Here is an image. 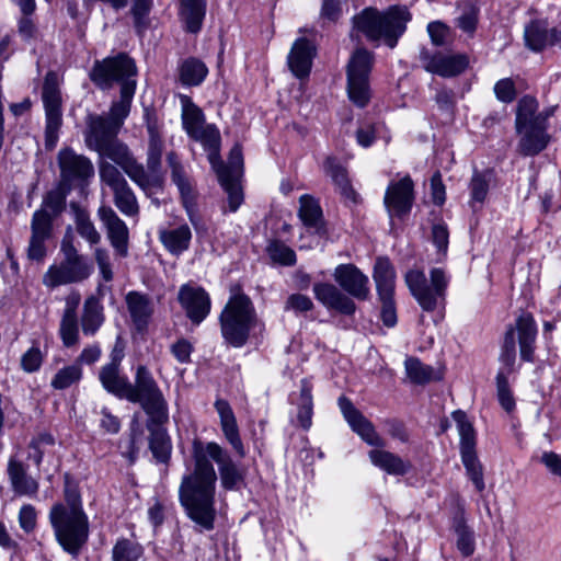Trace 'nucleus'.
<instances>
[{"mask_svg":"<svg viewBox=\"0 0 561 561\" xmlns=\"http://www.w3.org/2000/svg\"><path fill=\"white\" fill-rule=\"evenodd\" d=\"M75 224L78 234L84 239L90 247H94L101 242V233L98 231L85 210L77 209Z\"/></svg>","mask_w":561,"mask_h":561,"instance_id":"79ce46f5","label":"nucleus"},{"mask_svg":"<svg viewBox=\"0 0 561 561\" xmlns=\"http://www.w3.org/2000/svg\"><path fill=\"white\" fill-rule=\"evenodd\" d=\"M58 164L61 179L67 183L84 181L94 174V168L91 161L69 148L59 151Z\"/></svg>","mask_w":561,"mask_h":561,"instance_id":"4be33fe9","label":"nucleus"},{"mask_svg":"<svg viewBox=\"0 0 561 561\" xmlns=\"http://www.w3.org/2000/svg\"><path fill=\"white\" fill-rule=\"evenodd\" d=\"M59 334L66 347L77 345L79 342V329L77 317L62 316Z\"/></svg>","mask_w":561,"mask_h":561,"instance_id":"09e8293b","label":"nucleus"},{"mask_svg":"<svg viewBox=\"0 0 561 561\" xmlns=\"http://www.w3.org/2000/svg\"><path fill=\"white\" fill-rule=\"evenodd\" d=\"M179 301L187 318L195 324H199L210 312L209 295L199 286L191 284L181 286Z\"/></svg>","mask_w":561,"mask_h":561,"instance_id":"6ab92c4d","label":"nucleus"},{"mask_svg":"<svg viewBox=\"0 0 561 561\" xmlns=\"http://www.w3.org/2000/svg\"><path fill=\"white\" fill-rule=\"evenodd\" d=\"M333 278L341 289L355 299L366 300L370 295L368 276L354 264L337 265Z\"/></svg>","mask_w":561,"mask_h":561,"instance_id":"a211bd4d","label":"nucleus"},{"mask_svg":"<svg viewBox=\"0 0 561 561\" xmlns=\"http://www.w3.org/2000/svg\"><path fill=\"white\" fill-rule=\"evenodd\" d=\"M62 261L49 266L43 276V283L49 288L80 283L93 273V264L80 254L70 238L61 242Z\"/></svg>","mask_w":561,"mask_h":561,"instance_id":"9b49d317","label":"nucleus"},{"mask_svg":"<svg viewBox=\"0 0 561 561\" xmlns=\"http://www.w3.org/2000/svg\"><path fill=\"white\" fill-rule=\"evenodd\" d=\"M159 239L171 254L180 255L188 249L192 232L187 225H181L175 228L161 230Z\"/></svg>","mask_w":561,"mask_h":561,"instance_id":"473e14b6","label":"nucleus"},{"mask_svg":"<svg viewBox=\"0 0 561 561\" xmlns=\"http://www.w3.org/2000/svg\"><path fill=\"white\" fill-rule=\"evenodd\" d=\"M373 278L379 298L394 296L396 272L387 257H378L373 272Z\"/></svg>","mask_w":561,"mask_h":561,"instance_id":"2f4dec72","label":"nucleus"},{"mask_svg":"<svg viewBox=\"0 0 561 561\" xmlns=\"http://www.w3.org/2000/svg\"><path fill=\"white\" fill-rule=\"evenodd\" d=\"M168 163L171 168V176L174 184L178 186L181 194L183 207L186 210L187 217L194 227H197L199 221L198 211L196 208V193L186 176L183 165L180 163L176 153L170 152L168 154Z\"/></svg>","mask_w":561,"mask_h":561,"instance_id":"f3484780","label":"nucleus"},{"mask_svg":"<svg viewBox=\"0 0 561 561\" xmlns=\"http://www.w3.org/2000/svg\"><path fill=\"white\" fill-rule=\"evenodd\" d=\"M125 300L134 325L138 331H144L153 312L151 300L147 295L138 291H129Z\"/></svg>","mask_w":561,"mask_h":561,"instance_id":"c85d7f7f","label":"nucleus"},{"mask_svg":"<svg viewBox=\"0 0 561 561\" xmlns=\"http://www.w3.org/2000/svg\"><path fill=\"white\" fill-rule=\"evenodd\" d=\"M98 217L106 230L107 239L115 253L122 257L127 256L129 231L126 224L110 206L105 205L98 209Z\"/></svg>","mask_w":561,"mask_h":561,"instance_id":"aec40b11","label":"nucleus"},{"mask_svg":"<svg viewBox=\"0 0 561 561\" xmlns=\"http://www.w3.org/2000/svg\"><path fill=\"white\" fill-rule=\"evenodd\" d=\"M313 386L307 378L302 379L299 385V391L293 392L289 397L293 409L290 411L291 423L296 426L308 431L312 425L313 416Z\"/></svg>","mask_w":561,"mask_h":561,"instance_id":"412c9836","label":"nucleus"},{"mask_svg":"<svg viewBox=\"0 0 561 561\" xmlns=\"http://www.w3.org/2000/svg\"><path fill=\"white\" fill-rule=\"evenodd\" d=\"M9 478L15 493L32 496L38 490L35 479L26 474L24 466L15 460H10L8 468Z\"/></svg>","mask_w":561,"mask_h":561,"instance_id":"c9c22d12","label":"nucleus"},{"mask_svg":"<svg viewBox=\"0 0 561 561\" xmlns=\"http://www.w3.org/2000/svg\"><path fill=\"white\" fill-rule=\"evenodd\" d=\"M18 520L20 528L24 533H32L37 524V512L35 507L31 504H24L19 511Z\"/></svg>","mask_w":561,"mask_h":561,"instance_id":"4d7b16f0","label":"nucleus"},{"mask_svg":"<svg viewBox=\"0 0 561 561\" xmlns=\"http://www.w3.org/2000/svg\"><path fill=\"white\" fill-rule=\"evenodd\" d=\"M170 350L179 363L187 364L191 362V355L194 347L186 339H180L171 345Z\"/></svg>","mask_w":561,"mask_h":561,"instance_id":"69168bd1","label":"nucleus"},{"mask_svg":"<svg viewBox=\"0 0 561 561\" xmlns=\"http://www.w3.org/2000/svg\"><path fill=\"white\" fill-rule=\"evenodd\" d=\"M153 456L159 461H165L170 456V443L163 432L157 431L151 435L149 442Z\"/></svg>","mask_w":561,"mask_h":561,"instance_id":"5fc2aeb1","label":"nucleus"},{"mask_svg":"<svg viewBox=\"0 0 561 561\" xmlns=\"http://www.w3.org/2000/svg\"><path fill=\"white\" fill-rule=\"evenodd\" d=\"M125 400L139 403L150 421L156 424H163L169 420L168 402L152 374L145 365H139L136 368L135 383L129 381Z\"/></svg>","mask_w":561,"mask_h":561,"instance_id":"9d476101","label":"nucleus"},{"mask_svg":"<svg viewBox=\"0 0 561 561\" xmlns=\"http://www.w3.org/2000/svg\"><path fill=\"white\" fill-rule=\"evenodd\" d=\"M182 105V125L187 135L202 144L208 151L209 162L216 163V150L220 145V134L215 125H205V117L187 95L180 96Z\"/></svg>","mask_w":561,"mask_h":561,"instance_id":"f8f14e48","label":"nucleus"},{"mask_svg":"<svg viewBox=\"0 0 561 561\" xmlns=\"http://www.w3.org/2000/svg\"><path fill=\"white\" fill-rule=\"evenodd\" d=\"M494 93L499 101L504 103L512 102L516 96L515 84L512 79L504 78L494 85Z\"/></svg>","mask_w":561,"mask_h":561,"instance_id":"e2e57ef3","label":"nucleus"},{"mask_svg":"<svg viewBox=\"0 0 561 561\" xmlns=\"http://www.w3.org/2000/svg\"><path fill=\"white\" fill-rule=\"evenodd\" d=\"M42 100L45 108L46 127L45 140L47 147H54L62 124L61 93L57 73L49 71L45 76Z\"/></svg>","mask_w":561,"mask_h":561,"instance_id":"2eb2a0df","label":"nucleus"},{"mask_svg":"<svg viewBox=\"0 0 561 561\" xmlns=\"http://www.w3.org/2000/svg\"><path fill=\"white\" fill-rule=\"evenodd\" d=\"M497 398L501 407L511 412L515 408V401L508 387V378L503 371L496 376Z\"/></svg>","mask_w":561,"mask_h":561,"instance_id":"603ef678","label":"nucleus"},{"mask_svg":"<svg viewBox=\"0 0 561 561\" xmlns=\"http://www.w3.org/2000/svg\"><path fill=\"white\" fill-rule=\"evenodd\" d=\"M43 364V354L38 346H32L21 357V367L25 373L39 370Z\"/></svg>","mask_w":561,"mask_h":561,"instance_id":"6e6d98bb","label":"nucleus"},{"mask_svg":"<svg viewBox=\"0 0 561 561\" xmlns=\"http://www.w3.org/2000/svg\"><path fill=\"white\" fill-rule=\"evenodd\" d=\"M516 330L522 359L533 362L537 336V325L534 317L530 313H522L516 320Z\"/></svg>","mask_w":561,"mask_h":561,"instance_id":"cd10ccee","label":"nucleus"},{"mask_svg":"<svg viewBox=\"0 0 561 561\" xmlns=\"http://www.w3.org/2000/svg\"><path fill=\"white\" fill-rule=\"evenodd\" d=\"M374 65V55L365 48H357L347 64V93L358 107L370 100L369 73Z\"/></svg>","mask_w":561,"mask_h":561,"instance_id":"ddd939ff","label":"nucleus"},{"mask_svg":"<svg viewBox=\"0 0 561 561\" xmlns=\"http://www.w3.org/2000/svg\"><path fill=\"white\" fill-rule=\"evenodd\" d=\"M405 284L424 311L443 310L446 304V291L450 277L443 267H433L430 278L421 270L407 272Z\"/></svg>","mask_w":561,"mask_h":561,"instance_id":"1a4fd4ad","label":"nucleus"},{"mask_svg":"<svg viewBox=\"0 0 561 561\" xmlns=\"http://www.w3.org/2000/svg\"><path fill=\"white\" fill-rule=\"evenodd\" d=\"M104 322L103 306L99 298L90 296L83 305L81 329L84 335L93 336Z\"/></svg>","mask_w":561,"mask_h":561,"instance_id":"72a5a7b5","label":"nucleus"},{"mask_svg":"<svg viewBox=\"0 0 561 561\" xmlns=\"http://www.w3.org/2000/svg\"><path fill=\"white\" fill-rule=\"evenodd\" d=\"M298 215L307 227L317 228L322 218V209L317 199L310 195H302L299 198Z\"/></svg>","mask_w":561,"mask_h":561,"instance_id":"a19ab883","label":"nucleus"},{"mask_svg":"<svg viewBox=\"0 0 561 561\" xmlns=\"http://www.w3.org/2000/svg\"><path fill=\"white\" fill-rule=\"evenodd\" d=\"M94 260L98 264L102 278L105 282H111L113 279V271L108 251L104 248H95Z\"/></svg>","mask_w":561,"mask_h":561,"instance_id":"680f3d73","label":"nucleus"},{"mask_svg":"<svg viewBox=\"0 0 561 561\" xmlns=\"http://www.w3.org/2000/svg\"><path fill=\"white\" fill-rule=\"evenodd\" d=\"M540 461L551 474L561 478V455L554 451H543Z\"/></svg>","mask_w":561,"mask_h":561,"instance_id":"774afa93","label":"nucleus"},{"mask_svg":"<svg viewBox=\"0 0 561 561\" xmlns=\"http://www.w3.org/2000/svg\"><path fill=\"white\" fill-rule=\"evenodd\" d=\"M478 22V10L474 7L466 9L457 19V25L466 33L472 34Z\"/></svg>","mask_w":561,"mask_h":561,"instance_id":"338daca9","label":"nucleus"},{"mask_svg":"<svg viewBox=\"0 0 561 561\" xmlns=\"http://www.w3.org/2000/svg\"><path fill=\"white\" fill-rule=\"evenodd\" d=\"M337 403L352 431L368 445L377 447L368 453L369 460L375 467L391 476H403L410 471V461L383 449L386 446L385 439L377 433L374 424L354 407L350 399L341 397Z\"/></svg>","mask_w":561,"mask_h":561,"instance_id":"20e7f679","label":"nucleus"},{"mask_svg":"<svg viewBox=\"0 0 561 561\" xmlns=\"http://www.w3.org/2000/svg\"><path fill=\"white\" fill-rule=\"evenodd\" d=\"M408 378L413 383H426L433 379V368L424 365L415 357H409L404 362Z\"/></svg>","mask_w":561,"mask_h":561,"instance_id":"c03bdc74","label":"nucleus"},{"mask_svg":"<svg viewBox=\"0 0 561 561\" xmlns=\"http://www.w3.org/2000/svg\"><path fill=\"white\" fill-rule=\"evenodd\" d=\"M380 126L370 123L362 124L356 131V139L359 146L368 148L373 145Z\"/></svg>","mask_w":561,"mask_h":561,"instance_id":"0e129e2a","label":"nucleus"},{"mask_svg":"<svg viewBox=\"0 0 561 561\" xmlns=\"http://www.w3.org/2000/svg\"><path fill=\"white\" fill-rule=\"evenodd\" d=\"M469 65L465 54H436L426 65V70L444 78L456 77L463 72Z\"/></svg>","mask_w":561,"mask_h":561,"instance_id":"bb28decb","label":"nucleus"},{"mask_svg":"<svg viewBox=\"0 0 561 561\" xmlns=\"http://www.w3.org/2000/svg\"><path fill=\"white\" fill-rule=\"evenodd\" d=\"M194 468L183 476L179 488V500L187 517L202 530L214 529L216 519L217 473L211 463L218 466L221 486L234 490L243 481L244 472L232 457L216 442L194 440L192 446Z\"/></svg>","mask_w":561,"mask_h":561,"instance_id":"f257e3e1","label":"nucleus"},{"mask_svg":"<svg viewBox=\"0 0 561 561\" xmlns=\"http://www.w3.org/2000/svg\"><path fill=\"white\" fill-rule=\"evenodd\" d=\"M433 243L436 245L439 257L446 256L449 232L445 224H436L432 229Z\"/></svg>","mask_w":561,"mask_h":561,"instance_id":"052dcab7","label":"nucleus"},{"mask_svg":"<svg viewBox=\"0 0 561 561\" xmlns=\"http://www.w3.org/2000/svg\"><path fill=\"white\" fill-rule=\"evenodd\" d=\"M32 236L27 248V257L41 261L46 255L45 241L51 233V217L45 210H36L31 222Z\"/></svg>","mask_w":561,"mask_h":561,"instance_id":"5701e85b","label":"nucleus"},{"mask_svg":"<svg viewBox=\"0 0 561 561\" xmlns=\"http://www.w3.org/2000/svg\"><path fill=\"white\" fill-rule=\"evenodd\" d=\"M136 66L125 54L96 61L90 73L91 80L101 89H108L115 82L121 84V100L113 103L108 117L90 115L87 121L85 142L90 149L108 158L116 145H124L116 135L128 116L130 103L136 90Z\"/></svg>","mask_w":561,"mask_h":561,"instance_id":"f03ea898","label":"nucleus"},{"mask_svg":"<svg viewBox=\"0 0 561 561\" xmlns=\"http://www.w3.org/2000/svg\"><path fill=\"white\" fill-rule=\"evenodd\" d=\"M490 175L474 172L470 182V194L472 202L483 203L489 192Z\"/></svg>","mask_w":561,"mask_h":561,"instance_id":"8fccbe9b","label":"nucleus"},{"mask_svg":"<svg viewBox=\"0 0 561 561\" xmlns=\"http://www.w3.org/2000/svg\"><path fill=\"white\" fill-rule=\"evenodd\" d=\"M215 409L219 415L220 427L226 440L230 444L236 454L243 458L245 456V448L240 437L237 419L226 400L218 399L215 402Z\"/></svg>","mask_w":561,"mask_h":561,"instance_id":"a878e982","label":"nucleus"},{"mask_svg":"<svg viewBox=\"0 0 561 561\" xmlns=\"http://www.w3.org/2000/svg\"><path fill=\"white\" fill-rule=\"evenodd\" d=\"M161 154L162 141L158 136L152 135L148 149L147 170L137 161L126 145L113 147L107 159L121 167L128 178L147 195H151L162 187Z\"/></svg>","mask_w":561,"mask_h":561,"instance_id":"423d86ee","label":"nucleus"},{"mask_svg":"<svg viewBox=\"0 0 561 561\" xmlns=\"http://www.w3.org/2000/svg\"><path fill=\"white\" fill-rule=\"evenodd\" d=\"M414 202V184L409 175L392 180L385 193L383 203L391 218H402L410 213Z\"/></svg>","mask_w":561,"mask_h":561,"instance_id":"dca6fc26","label":"nucleus"},{"mask_svg":"<svg viewBox=\"0 0 561 561\" xmlns=\"http://www.w3.org/2000/svg\"><path fill=\"white\" fill-rule=\"evenodd\" d=\"M82 376V367L79 364L73 363L58 369L50 380V386L55 390H65L79 383Z\"/></svg>","mask_w":561,"mask_h":561,"instance_id":"ea45409f","label":"nucleus"},{"mask_svg":"<svg viewBox=\"0 0 561 561\" xmlns=\"http://www.w3.org/2000/svg\"><path fill=\"white\" fill-rule=\"evenodd\" d=\"M451 416L456 422L460 436V453L463 454L474 451L476 433L467 414L461 410H457L453 412Z\"/></svg>","mask_w":561,"mask_h":561,"instance_id":"4c0bfd02","label":"nucleus"},{"mask_svg":"<svg viewBox=\"0 0 561 561\" xmlns=\"http://www.w3.org/2000/svg\"><path fill=\"white\" fill-rule=\"evenodd\" d=\"M548 114L538 112V103L534 98L524 96L519 100L516 112V131L519 136L518 151L524 156H535L548 144Z\"/></svg>","mask_w":561,"mask_h":561,"instance_id":"6e6552de","label":"nucleus"},{"mask_svg":"<svg viewBox=\"0 0 561 561\" xmlns=\"http://www.w3.org/2000/svg\"><path fill=\"white\" fill-rule=\"evenodd\" d=\"M313 308L312 300L302 294L290 295L285 302L286 311H294L295 313H305Z\"/></svg>","mask_w":561,"mask_h":561,"instance_id":"bf43d9fd","label":"nucleus"},{"mask_svg":"<svg viewBox=\"0 0 561 561\" xmlns=\"http://www.w3.org/2000/svg\"><path fill=\"white\" fill-rule=\"evenodd\" d=\"M99 172L102 182L110 186L112 191L128 184L117 167L107 161L102 160L100 162Z\"/></svg>","mask_w":561,"mask_h":561,"instance_id":"de8ad7c7","label":"nucleus"},{"mask_svg":"<svg viewBox=\"0 0 561 561\" xmlns=\"http://www.w3.org/2000/svg\"><path fill=\"white\" fill-rule=\"evenodd\" d=\"M207 73L205 64L195 58L184 60L180 67V80L187 87L199 85Z\"/></svg>","mask_w":561,"mask_h":561,"instance_id":"58836bf2","label":"nucleus"},{"mask_svg":"<svg viewBox=\"0 0 561 561\" xmlns=\"http://www.w3.org/2000/svg\"><path fill=\"white\" fill-rule=\"evenodd\" d=\"M515 341H514V331L511 329L507 331L505 335L503 352L501 354V362L504 365L503 371L507 377L513 371V366L515 364Z\"/></svg>","mask_w":561,"mask_h":561,"instance_id":"864d4df0","label":"nucleus"},{"mask_svg":"<svg viewBox=\"0 0 561 561\" xmlns=\"http://www.w3.org/2000/svg\"><path fill=\"white\" fill-rule=\"evenodd\" d=\"M99 380L107 392L119 399H125V393L129 386V379L121 374L118 362L112 360L111 363L102 366L99 373Z\"/></svg>","mask_w":561,"mask_h":561,"instance_id":"c756f323","label":"nucleus"},{"mask_svg":"<svg viewBox=\"0 0 561 561\" xmlns=\"http://www.w3.org/2000/svg\"><path fill=\"white\" fill-rule=\"evenodd\" d=\"M453 529L456 537V547L463 557H470L476 549L474 531L469 527L463 517V513L457 515L453 523Z\"/></svg>","mask_w":561,"mask_h":561,"instance_id":"e433bc0d","label":"nucleus"},{"mask_svg":"<svg viewBox=\"0 0 561 561\" xmlns=\"http://www.w3.org/2000/svg\"><path fill=\"white\" fill-rule=\"evenodd\" d=\"M224 340L233 347H242L253 332L262 331L254 306L244 294L230 297L219 317Z\"/></svg>","mask_w":561,"mask_h":561,"instance_id":"0eeeda50","label":"nucleus"},{"mask_svg":"<svg viewBox=\"0 0 561 561\" xmlns=\"http://www.w3.org/2000/svg\"><path fill=\"white\" fill-rule=\"evenodd\" d=\"M180 19L190 33H197L202 27L206 12L205 0H180Z\"/></svg>","mask_w":561,"mask_h":561,"instance_id":"f704fd0d","label":"nucleus"},{"mask_svg":"<svg viewBox=\"0 0 561 561\" xmlns=\"http://www.w3.org/2000/svg\"><path fill=\"white\" fill-rule=\"evenodd\" d=\"M412 15L404 5H392L386 11L366 8L353 19L354 27L374 43L394 48L404 34Z\"/></svg>","mask_w":561,"mask_h":561,"instance_id":"39448f33","label":"nucleus"},{"mask_svg":"<svg viewBox=\"0 0 561 561\" xmlns=\"http://www.w3.org/2000/svg\"><path fill=\"white\" fill-rule=\"evenodd\" d=\"M268 254L274 262L283 265H293L296 262L295 252L282 242H272L267 248Z\"/></svg>","mask_w":561,"mask_h":561,"instance_id":"3c124183","label":"nucleus"},{"mask_svg":"<svg viewBox=\"0 0 561 561\" xmlns=\"http://www.w3.org/2000/svg\"><path fill=\"white\" fill-rule=\"evenodd\" d=\"M218 180L228 195L229 210L234 213L243 202V194L240 186V178L243 168L242 150L234 146L230 150L228 163L219 160V147L216 150V163L210 162Z\"/></svg>","mask_w":561,"mask_h":561,"instance_id":"4468645a","label":"nucleus"},{"mask_svg":"<svg viewBox=\"0 0 561 561\" xmlns=\"http://www.w3.org/2000/svg\"><path fill=\"white\" fill-rule=\"evenodd\" d=\"M48 518L57 542L69 554L78 556L88 541L90 526L77 486L66 483L65 501L51 506Z\"/></svg>","mask_w":561,"mask_h":561,"instance_id":"7ed1b4c3","label":"nucleus"},{"mask_svg":"<svg viewBox=\"0 0 561 561\" xmlns=\"http://www.w3.org/2000/svg\"><path fill=\"white\" fill-rule=\"evenodd\" d=\"M114 204L125 216H136L139 211L136 196L128 184L114 190Z\"/></svg>","mask_w":561,"mask_h":561,"instance_id":"37998d69","label":"nucleus"},{"mask_svg":"<svg viewBox=\"0 0 561 561\" xmlns=\"http://www.w3.org/2000/svg\"><path fill=\"white\" fill-rule=\"evenodd\" d=\"M312 290L317 300L329 310H334L345 316H351L356 310L353 299L333 284L316 283Z\"/></svg>","mask_w":561,"mask_h":561,"instance_id":"b1692460","label":"nucleus"},{"mask_svg":"<svg viewBox=\"0 0 561 561\" xmlns=\"http://www.w3.org/2000/svg\"><path fill=\"white\" fill-rule=\"evenodd\" d=\"M142 553L141 547L128 539L118 540L113 547V561H137Z\"/></svg>","mask_w":561,"mask_h":561,"instance_id":"49530a36","label":"nucleus"},{"mask_svg":"<svg viewBox=\"0 0 561 561\" xmlns=\"http://www.w3.org/2000/svg\"><path fill=\"white\" fill-rule=\"evenodd\" d=\"M65 202L66 197L61 192L51 191L46 195L41 210H45L53 218L64 209Z\"/></svg>","mask_w":561,"mask_h":561,"instance_id":"13d9d810","label":"nucleus"},{"mask_svg":"<svg viewBox=\"0 0 561 561\" xmlns=\"http://www.w3.org/2000/svg\"><path fill=\"white\" fill-rule=\"evenodd\" d=\"M316 55V46L306 37L297 38L287 56V64L293 75L299 79L307 78L310 73L312 60Z\"/></svg>","mask_w":561,"mask_h":561,"instance_id":"393cba45","label":"nucleus"},{"mask_svg":"<svg viewBox=\"0 0 561 561\" xmlns=\"http://www.w3.org/2000/svg\"><path fill=\"white\" fill-rule=\"evenodd\" d=\"M461 460L466 468L469 479L479 492L485 488L482 467L477 458L476 451L461 454Z\"/></svg>","mask_w":561,"mask_h":561,"instance_id":"a18cd8bd","label":"nucleus"},{"mask_svg":"<svg viewBox=\"0 0 561 561\" xmlns=\"http://www.w3.org/2000/svg\"><path fill=\"white\" fill-rule=\"evenodd\" d=\"M324 173L331 178L339 193L353 203L357 202V194L352 187L346 169L334 157H328L323 162Z\"/></svg>","mask_w":561,"mask_h":561,"instance_id":"7c9ffc66","label":"nucleus"}]
</instances>
